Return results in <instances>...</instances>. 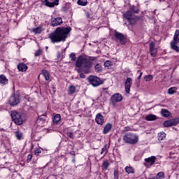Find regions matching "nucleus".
Masks as SVG:
<instances>
[{"label": "nucleus", "mask_w": 179, "mask_h": 179, "mask_svg": "<svg viewBox=\"0 0 179 179\" xmlns=\"http://www.w3.org/2000/svg\"><path fill=\"white\" fill-rule=\"evenodd\" d=\"M71 30L72 28H71V27H59L56 28L55 31L49 34V38L53 43L65 41L66 38H68V36H69V33H71Z\"/></svg>", "instance_id": "nucleus-1"}, {"label": "nucleus", "mask_w": 179, "mask_h": 179, "mask_svg": "<svg viewBox=\"0 0 179 179\" xmlns=\"http://www.w3.org/2000/svg\"><path fill=\"white\" fill-rule=\"evenodd\" d=\"M96 57H89L88 59L83 56H80L77 59L76 62V71H77L78 73H81V72H84V73H90V68L92 67V62L90 61H96Z\"/></svg>", "instance_id": "nucleus-2"}, {"label": "nucleus", "mask_w": 179, "mask_h": 179, "mask_svg": "<svg viewBox=\"0 0 179 179\" xmlns=\"http://www.w3.org/2000/svg\"><path fill=\"white\" fill-rule=\"evenodd\" d=\"M138 136L130 133H128L123 136L124 143H129L130 145H135L136 143H138Z\"/></svg>", "instance_id": "nucleus-3"}, {"label": "nucleus", "mask_w": 179, "mask_h": 179, "mask_svg": "<svg viewBox=\"0 0 179 179\" xmlns=\"http://www.w3.org/2000/svg\"><path fill=\"white\" fill-rule=\"evenodd\" d=\"M179 30L176 29L173 36V40L171 42V48L176 51V52H179V47L177 45L179 43Z\"/></svg>", "instance_id": "nucleus-4"}, {"label": "nucleus", "mask_w": 179, "mask_h": 179, "mask_svg": "<svg viewBox=\"0 0 179 179\" xmlns=\"http://www.w3.org/2000/svg\"><path fill=\"white\" fill-rule=\"evenodd\" d=\"M88 82L93 86V87H97V86H100V85L104 83V81H103L101 78L96 76H90L88 77Z\"/></svg>", "instance_id": "nucleus-5"}, {"label": "nucleus", "mask_w": 179, "mask_h": 179, "mask_svg": "<svg viewBox=\"0 0 179 179\" xmlns=\"http://www.w3.org/2000/svg\"><path fill=\"white\" fill-rule=\"evenodd\" d=\"M11 118L13 122L16 124V125H22L23 124V118H22V114L17 113L16 110L11 111Z\"/></svg>", "instance_id": "nucleus-6"}, {"label": "nucleus", "mask_w": 179, "mask_h": 179, "mask_svg": "<svg viewBox=\"0 0 179 179\" xmlns=\"http://www.w3.org/2000/svg\"><path fill=\"white\" fill-rule=\"evenodd\" d=\"M114 36L122 45L127 44V36L123 35L122 33L115 31Z\"/></svg>", "instance_id": "nucleus-7"}, {"label": "nucleus", "mask_w": 179, "mask_h": 179, "mask_svg": "<svg viewBox=\"0 0 179 179\" xmlns=\"http://www.w3.org/2000/svg\"><path fill=\"white\" fill-rule=\"evenodd\" d=\"M19 103H20V98L19 96V95L16 94V95H13L10 97L9 99V104L15 106H17V104H19Z\"/></svg>", "instance_id": "nucleus-8"}, {"label": "nucleus", "mask_w": 179, "mask_h": 179, "mask_svg": "<svg viewBox=\"0 0 179 179\" xmlns=\"http://www.w3.org/2000/svg\"><path fill=\"white\" fill-rule=\"evenodd\" d=\"M62 23V17H53L51 19L50 26H52V27H57V26H61Z\"/></svg>", "instance_id": "nucleus-9"}, {"label": "nucleus", "mask_w": 179, "mask_h": 179, "mask_svg": "<svg viewBox=\"0 0 179 179\" xmlns=\"http://www.w3.org/2000/svg\"><path fill=\"white\" fill-rule=\"evenodd\" d=\"M156 47V43L153 41L150 43V52L151 54V57H156L157 55V48Z\"/></svg>", "instance_id": "nucleus-10"}, {"label": "nucleus", "mask_w": 179, "mask_h": 179, "mask_svg": "<svg viewBox=\"0 0 179 179\" xmlns=\"http://www.w3.org/2000/svg\"><path fill=\"white\" fill-rule=\"evenodd\" d=\"M110 100L112 103H120L122 101V95L120 93H116L112 95Z\"/></svg>", "instance_id": "nucleus-11"}, {"label": "nucleus", "mask_w": 179, "mask_h": 179, "mask_svg": "<svg viewBox=\"0 0 179 179\" xmlns=\"http://www.w3.org/2000/svg\"><path fill=\"white\" fill-rule=\"evenodd\" d=\"M131 86H132V78H128L124 83L126 93L131 92Z\"/></svg>", "instance_id": "nucleus-12"}, {"label": "nucleus", "mask_w": 179, "mask_h": 179, "mask_svg": "<svg viewBox=\"0 0 179 179\" xmlns=\"http://www.w3.org/2000/svg\"><path fill=\"white\" fill-rule=\"evenodd\" d=\"M43 2L45 3V6H48V8H54V6H58V5H59V1L50 2L48 0H43Z\"/></svg>", "instance_id": "nucleus-13"}, {"label": "nucleus", "mask_w": 179, "mask_h": 179, "mask_svg": "<svg viewBox=\"0 0 179 179\" xmlns=\"http://www.w3.org/2000/svg\"><path fill=\"white\" fill-rule=\"evenodd\" d=\"M95 121L99 125H103L104 124V117L101 115V113H98L96 115Z\"/></svg>", "instance_id": "nucleus-14"}, {"label": "nucleus", "mask_w": 179, "mask_h": 179, "mask_svg": "<svg viewBox=\"0 0 179 179\" xmlns=\"http://www.w3.org/2000/svg\"><path fill=\"white\" fill-rule=\"evenodd\" d=\"M47 120V116L42 115L41 117H38L37 119V123L41 125V127H43L44 124H45V121Z\"/></svg>", "instance_id": "nucleus-15"}, {"label": "nucleus", "mask_w": 179, "mask_h": 179, "mask_svg": "<svg viewBox=\"0 0 179 179\" xmlns=\"http://www.w3.org/2000/svg\"><path fill=\"white\" fill-rule=\"evenodd\" d=\"M27 69H28L27 65H26V64H24L23 62L20 63L17 65V69L20 72H26V71H27Z\"/></svg>", "instance_id": "nucleus-16"}, {"label": "nucleus", "mask_w": 179, "mask_h": 179, "mask_svg": "<svg viewBox=\"0 0 179 179\" xmlns=\"http://www.w3.org/2000/svg\"><path fill=\"white\" fill-rule=\"evenodd\" d=\"M111 128H113V124L110 123L106 124L103 130V135H106V134H108V132L111 131Z\"/></svg>", "instance_id": "nucleus-17"}, {"label": "nucleus", "mask_w": 179, "mask_h": 179, "mask_svg": "<svg viewBox=\"0 0 179 179\" xmlns=\"http://www.w3.org/2000/svg\"><path fill=\"white\" fill-rule=\"evenodd\" d=\"M144 161L145 163H149L150 166H153V164L156 162V157L152 156L150 157L145 158Z\"/></svg>", "instance_id": "nucleus-18"}, {"label": "nucleus", "mask_w": 179, "mask_h": 179, "mask_svg": "<svg viewBox=\"0 0 179 179\" xmlns=\"http://www.w3.org/2000/svg\"><path fill=\"white\" fill-rule=\"evenodd\" d=\"M145 120H146V121H156V120H157V116L153 114H150L145 117Z\"/></svg>", "instance_id": "nucleus-19"}, {"label": "nucleus", "mask_w": 179, "mask_h": 179, "mask_svg": "<svg viewBox=\"0 0 179 179\" xmlns=\"http://www.w3.org/2000/svg\"><path fill=\"white\" fill-rule=\"evenodd\" d=\"M161 115L166 118L167 117H170V115H171V113L167 109H162Z\"/></svg>", "instance_id": "nucleus-20"}, {"label": "nucleus", "mask_w": 179, "mask_h": 179, "mask_svg": "<svg viewBox=\"0 0 179 179\" xmlns=\"http://www.w3.org/2000/svg\"><path fill=\"white\" fill-rule=\"evenodd\" d=\"M52 121H53L54 124H56V125L59 124V122H61V115L56 114L54 116Z\"/></svg>", "instance_id": "nucleus-21"}, {"label": "nucleus", "mask_w": 179, "mask_h": 179, "mask_svg": "<svg viewBox=\"0 0 179 179\" xmlns=\"http://www.w3.org/2000/svg\"><path fill=\"white\" fill-rule=\"evenodd\" d=\"M8 80L6 78V76L5 75H1L0 76V83L2 85H8Z\"/></svg>", "instance_id": "nucleus-22"}, {"label": "nucleus", "mask_w": 179, "mask_h": 179, "mask_svg": "<svg viewBox=\"0 0 179 179\" xmlns=\"http://www.w3.org/2000/svg\"><path fill=\"white\" fill-rule=\"evenodd\" d=\"M125 171L127 174H134V173H135V169H134L132 166H126Z\"/></svg>", "instance_id": "nucleus-23"}, {"label": "nucleus", "mask_w": 179, "mask_h": 179, "mask_svg": "<svg viewBox=\"0 0 179 179\" xmlns=\"http://www.w3.org/2000/svg\"><path fill=\"white\" fill-rule=\"evenodd\" d=\"M42 75L45 78V80H50V73L47 70H43Z\"/></svg>", "instance_id": "nucleus-24"}, {"label": "nucleus", "mask_w": 179, "mask_h": 179, "mask_svg": "<svg viewBox=\"0 0 179 179\" xmlns=\"http://www.w3.org/2000/svg\"><path fill=\"white\" fill-rule=\"evenodd\" d=\"M74 93H76V87L75 85H71L69 87V94H74Z\"/></svg>", "instance_id": "nucleus-25"}, {"label": "nucleus", "mask_w": 179, "mask_h": 179, "mask_svg": "<svg viewBox=\"0 0 179 179\" xmlns=\"http://www.w3.org/2000/svg\"><path fill=\"white\" fill-rule=\"evenodd\" d=\"M171 122L172 127H176V125H178L179 117L171 119Z\"/></svg>", "instance_id": "nucleus-26"}, {"label": "nucleus", "mask_w": 179, "mask_h": 179, "mask_svg": "<svg viewBox=\"0 0 179 179\" xmlns=\"http://www.w3.org/2000/svg\"><path fill=\"white\" fill-rule=\"evenodd\" d=\"M124 17L127 19V20H129V19L132 18V12L131 11H127L123 15Z\"/></svg>", "instance_id": "nucleus-27"}, {"label": "nucleus", "mask_w": 179, "mask_h": 179, "mask_svg": "<svg viewBox=\"0 0 179 179\" xmlns=\"http://www.w3.org/2000/svg\"><path fill=\"white\" fill-rule=\"evenodd\" d=\"M15 136H16L17 139H18V141H20V139H22V138H23V133L19 130L15 131Z\"/></svg>", "instance_id": "nucleus-28"}, {"label": "nucleus", "mask_w": 179, "mask_h": 179, "mask_svg": "<svg viewBox=\"0 0 179 179\" xmlns=\"http://www.w3.org/2000/svg\"><path fill=\"white\" fill-rule=\"evenodd\" d=\"M113 65V62L110 60H107L104 62L103 66L105 68H107V69H110L111 68V66Z\"/></svg>", "instance_id": "nucleus-29"}, {"label": "nucleus", "mask_w": 179, "mask_h": 179, "mask_svg": "<svg viewBox=\"0 0 179 179\" xmlns=\"http://www.w3.org/2000/svg\"><path fill=\"white\" fill-rule=\"evenodd\" d=\"M157 138L158 141H164L166 139V134L164 132L159 133Z\"/></svg>", "instance_id": "nucleus-30"}, {"label": "nucleus", "mask_w": 179, "mask_h": 179, "mask_svg": "<svg viewBox=\"0 0 179 179\" xmlns=\"http://www.w3.org/2000/svg\"><path fill=\"white\" fill-rule=\"evenodd\" d=\"M77 3L80 6H86L87 5V0H78Z\"/></svg>", "instance_id": "nucleus-31"}, {"label": "nucleus", "mask_w": 179, "mask_h": 179, "mask_svg": "<svg viewBox=\"0 0 179 179\" xmlns=\"http://www.w3.org/2000/svg\"><path fill=\"white\" fill-rule=\"evenodd\" d=\"M176 92H177V87H171L168 90L169 94H174V93H176Z\"/></svg>", "instance_id": "nucleus-32"}, {"label": "nucleus", "mask_w": 179, "mask_h": 179, "mask_svg": "<svg viewBox=\"0 0 179 179\" xmlns=\"http://www.w3.org/2000/svg\"><path fill=\"white\" fill-rule=\"evenodd\" d=\"M163 125L166 128H168L169 127H173V125L171 124V120L164 122Z\"/></svg>", "instance_id": "nucleus-33"}, {"label": "nucleus", "mask_w": 179, "mask_h": 179, "mask_svg": "<svg viewBox=\"0 0 179 179\" xmlns=\"http://www.w3.org/2000/svg\"><path fill=\"white\" fill-rule=\"evenodd\" d=\"M32 31H34L35 34H40V33H41L43 30L41 29V27H36L34 28Z\"/></svg>", "instance_id": "nucleus-34"}, {"label": "nucleus", "mask_w": 179, "mask_h": 179, "mask_svg": "<svg viewBox=\"0 0 179 179\" xmlns=\"http://www.w3.org/2000/svg\"><path fill=\"white\" fill-rule=\"evenodd\" d=\"M127 22H129V24H131V26L136 24V20H135V18L133 17L129 19Z\"/></svg>", "instance_id": "nucleus-35"}, {"label": "nucleus", "mask_w": 179, "mask_h": 179, "mask_svg": "<svg viewBox=\"0 0 179 179\" xmlns=\"http://www.w3.org/2000/svg\"><path fill=\"white\" fill-rule=\"evenodd\" d=\"M103 153H104V155H107V153H108V150H107V144H106L101 149V155H103Z\"/></svg>", "instance_id": "nucleus-36"}, {"label": "nucleus", "mask_w": 179, "mask_h": 179, "mask_svg": "<svg viewBox=\"0 0 179 179\" xmlns=\"http://www.w3.org/2000/svg\"><path fill=\"white\" fill-rule=\"evenodd\" d=\"M40 55H43V50L39 49L35 51L34 57H40Z\"/></svg>", "instance_id": "nucleus-37"}, {"label": "nucleus", "mask_w": 179, "mask_h": 179, "mask_svg": "<svg viewBox=\"0 0 179 179\" xmlns=\"http://www.w3.org/2000/svg\"><path fill=\"white\" fill-rule=\"evenodd\" d=\"M114 179L120 178V171L117 169H115L113 173Z\"/></svg>", "instance_id": "nucleus-38"}, {"label": "nucleus", "mask_w": 179, "mask_h": 179, "mask_svg": "<svg viewBox=\"0 0 179 179\" xmlns=\"http://www.w3.org/2000/svg\"><path fill=\"white\" fill-rule=\"evenodd\" d=\"M164 178V173L163 172H159L157 174L156 179H162Z\"/></svg>", "instance_id": "nucleus-39"}, {"label": "nucleus", "mask_w": 179, "mask_h": 179, "mask_svg": "<svg viewBox=\"0 0 179 179\" xmlns=\"http://www.w3.org/2000/svg\"><path fill=\"white\" fill-rule=\"evenodd\" d=\"M94 69L96 71V72H101L102 67L101 65L97 64L95 66H94Z\"/></svg>", "instance_id": "nucleus-40"}, {"label": "nucleus", "mask_w": 179, "mask_h": 179, "mask_svg": "<svg viewBox=\"0 0 179 179\" xmlns=\"http://www.w3.org/2000/svg\"><path fill=\"white\" fill-rule=\"evenodd\" d=\"M144 79L146 82H149V80H152L153 79V76L148 75L144 77Z\"/></svg>", "instance_id": "nucleus-41"}, {"label": "nucleus", "mask_w": 179, "mask_h": 179, "mask_svg": "<svg viewBox=\"0 0 179 179\" xmlns=\"http://www.w3.org/2000/svg\"><path fill=\"white\" fill-rule=\"evenodd\" d=\"M108 166H110V163H108V161H104L103 162V167L105 170H107V169H108Z\"/></svg>", "instance_id": "nucleus-42"}, {"label": "nucleus", "mask_w": 179, "mask_h": 179, "mask_svg": "<svg viewBox=\"0 0 179 179\" xmlns=\"http://www.w3.org/2000/svg\"><path fill=\"white\" fill-rule=\"evenodd\" d=\"M43 151V148H36L34 150V155H38Z\"/></svg>", "instance_id": "nucleus-43"}, {"label": "nucleus", "mask_w": 179, "mask_h": 179, "mask_svg": "<svg viewBox=\"0 0 179 179\" xmlns=\"http://www.w3.org/2000/svg\"><path fill=\"white\" fill-rule=\"evenodd\" d=\"M66 135L69 138H70V139H73V132L72 131H68L66 133Z\"/></svg>", "instance_id": "nucleus-44"}, {"label": "nucleus", "mask_w": 179, "mask_h": 179, "mask_svg": "<svg viewBox=\"0 0 179 179\" xmlns=\"http://www.w3.org/2000/svg\"><path fill=\"white\" fill-rule=\"evenodd\" d=\"M70 58L71 61H76V55H75V53H71L70 55Z\"/></svg>", "instance_id": "nucleus-45"}, {"label": "nucleus", "mask_w": 179, "mask_h": 179, "mask_svg": "<svg viewBox=\"0 0 179 179\" xmlns=\"http://www.w3.org/2000/svg\"><path fill=\"white\" fill-rule=\"evenodd\" d=\"M31 159H33V155H31L30 154L28 155L27 159V163H30V162H31Z\"/></svg>", "instance_id": "nucleus-46"}, {"label": "nucleus", "mask_w": 179, "mask_h": 179, "mask_svg": "<svg viewBox=\"0 0 179 179\" xmlns=\"http://www.w3.org/2000/svg\"><path fill=\"white\" fill-rule=\"evenodd\" d=\"M80 73V78H82L83 79H85V78H86V76H85V72H81V73Z\"/></svg>", "instance_id": "nucleus-47"}, {"label": "nucleus", "mask_w": 179, "mask_h": 179, "mask_svg": "<svg viewBox=\"0 0 179 179\" xmlns=\"http://www.w3.org/2000/svg\"><path fill=\"white\" fill-rule=\"evenodd\" d=\"M85 15H86V17H87V19H90V13H89V12H87V13H85Z\"/></svg>", "instance_id": "nucleus-48"}, {"label": "nucleus", "mask_w": 179, "mask_h": 179, "mask_svg": "<svg viewBox=\"0 0 179 179\" xmlns=\"http://www.w3.org/2000/svg\"><path fill=\"white\" fill-rule=\"evenodd\" d=\"M142 75H143V73L141 72L140 75L137 77V79L139 80H141V78H142Z\"/></svg>", "instance_id": "nucleus-49"}, {"label": "nucleus", "mask_w": 179, "mask_h": 179, "mask_svg": "<svg viewBox=\"0 0 179 179\" xmlns=\"http://www.w3.org/2000/svg\"><path fill=\"white\" fill-rule=\"evenodd\" d=\"M125 131H131V127H125Z\"/></svg>", "instance_id": "nucleus-50"}, {"label": "nucleus", "mask_w": 179, "mask_h": 179, "mask_svg": "<svg viewBox=\"0 0 179 179\" xmlns=\"http://www.w3.org/2000/svg\"><path fill=\"white\" fill-rule=\"evenodd\" d=\"M55 1H59V0H48L49 2H55Z\"/></svg>", "instance_id": "nucleus-51"}, {"label": "nucleus", "mask_w": 179, "mask_h": 179, "mask_svg": "<svg viewBox=\"0 0 179 179\" xmlns=\"http://www.w3.org/2000/svg\"><path fill=\"white\" fill-rule=\"evenodd\" d=\"M135 13H138V11H135Z\"/></svg>", "instance_id": "nucleus-52"}, {"label": "nucleus", "mask_w": 179, "mask_h": 179, "mask_svg": "<svg viewBox=\"0 0 179 179\" xmlns=\"http://www.w3.org/2000/svg\"><path fill=\"white\" fill-rule=\"evenodd\" d=\"M144 166H146V163H144Z\"/></svg>", "instance_id": "nucleus-53"}, {"label": "nucleus", "mask_w": 179, "mask_h": 179, "mask_svg": "<svg viewBox=\"0 0 179 179\" xmlns=\"http://www.w3.org/2000/svg\"><path fill=\"white\" fill-rule=\"evenodd\" d=\"M0 37H1V34H0Z\"/></svg>", "instance_id": "nucleus-54"}]
</instances>
